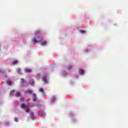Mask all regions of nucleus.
<instances>
[{
	"label": "nucleus",
	"instance_id": "f257e3e1",
	"mask_svg": "<svg viewBox=\"0 0 128 128\" xmlns=\"http://www.w3.org/2000/svg\"><path fill=\"white\" fill-rule=\"evenodd\" d=\"M32 42L33 44H38V42H41L40 44L41 46H46V41H42V40H36V38H34L32 40Z\"/></svg>",
	"mask_w": 128,
	"mask_h": 128
},
{
	"label": "nucleus",
	"instance_id": "f03ea898",
	"mask_svg": "<svg viewBox=\"0 0 128 128\" xmlns=\"http://www.w3.org/2000/svg\"><path fill=\"white\" fill-rule=\"evenodd\" d=\"M47 78H48V76L45 75L42 78V81L44 82V84H48V80L46 79Z\"/></svg>",
	"mask_w": 128,
	"mask_h": 128
},
{
	"label": "nucleus",
	"instance_id": "7ed1b4c3",
	"mask_svg": "<svg viewBox=\"0 0 128 128\" xmlns=\"http://www.w3.org/2000/svg\"><path fill=\"white\" fill-rule=\"evenodd\" d=\"M39 92H40L42 93V96H46V93L44 92V90L42 88H40L39 89Z\"/></svg>",
	"mask_w": 128,
	"mask_h": 128
},
{
	"label": "nucleus",
	"instance_id": "20e7f679",
	"mask_svg": "<svg viewBox=\"0 0 128 128\" xmlns=\"http://www.w3.org/2000/svg\"><path fill=\"white\" fill-rule=\"evenodd\" d=\"M25 72H26L27 74H29V72H32V70L26 68L25 69Z\"/></svg>",
	"mask_w": 128,
	"mask_h": 128
},
{
	"label": "nucleus",
	"instance_id": "39448f33",
	"mask_svg": "<svg viewBox=\"0 0 128 128\" xmlns=\"http://www.w3.org/2000/svg\"><path fill=\"white\" fill-rule=\"evenodd\" d=\"M20 108H28V106L26 105V104H21Z\"/></svg>",
	"mask_w": 128,
	"mask_h": 128
},
{
	"label": "nucleus",
	"instance_id": "423d86ee",
	"mask_svg": "<svg viewBox=\"0 0 128 128\" xmlns=\"http://www.w3.org/2000/svg\"><path fill=\"white\" fill-rule=\"evenodd\" d=\"M78 72H79V74H84V70L80 69L79 70Z\"/></svg>",
	"mask_w": 128,
	"mask_h": 128
},
{
	"label": "nucleus",
	"instance_id": "0eeeda50",
	"mask_svg": "<svg viewBox=\"0 0 128 128\" xmlns=\"http://www.w3.org/2000/svg\"><path fill=\"white\" fill-rule=\"evenodd\" d=\"M16 98H18V96H22V94L20 92H17L16 94Z\"/></svg>",
	"mask_w": 128,
	"mask_h": 128
},
{
	"label": "nucleus",
	"instance_id": "6e6552de",
	"mask_svg": "<svg viewBox=\"0 0 128 128\" xmlns=\"http://www.w3.org/2000/svg\"><path fill=\"white\" fill-rule=\"evenodd\" d=\"M32 96L34 98H33V102H36V94H33Z\"/></svg>",
	"mask_w": 128,
	"mask_h": 128
},
{
	"label": "nucleus",
	"instance_id": "1a4fd4ad",
	"mask_svg": "<svg viewBox=\"0 0 128 128\" xmlns=\"http://www.w3.org/2000/svg\"><path fill=\"white\" fill-rule=\"evenodd\" d=\"M40 34V30H38L34 32L35 36H38V34Z\"/></svg>",
	"mask_w": 128,
	"mask_h": 128
},
{
	"label": "nucleus",
	"instance_id": "9d476101",
	"mask_svg": "<svg viewBox=\"0 0 128 128\" xmlns=\"http://www.w3.org/2000/svg\"><path fill=\"white\" fill-rule=\"evenodd\" d=\"M29 84H31L32 86H34V80H30L29 81Z\"/></svg>",
	"mask_w": 128,
	"mask_h": 128
},
{
	"label": "nucleus",
	"instance_id": "9b49d317",
	"mask_svg": "<svg viewBox=\"0 0 128 128\" xmlns=\"http://www.w3.org/2000/svg\"><path fill=\"white\" fill-rule=\"evenodd\" d=\"M25 94H32V91L26 90V92H25Z\"/></svg>",
	"mask_w": 128,
	"mask_h": 128
},
{
	"label": "nucleus",
	"instance_id": "f8f14e48",
	"mask_svg": "<svg viewBox=\"0 0 128 128\" xmlns=\"http://www.w3.org/2000/svg\"><path fill=\"white\" fill-rule=\"evenodd\" d=\"M30 116H31V118L32 120H34V113L33 112H31L30 114Z\"/></svg>",
	"mask_w": 128,
	"mask_h": 128
},
{
	"label": "nucleus",
	"instance_id": "ddd939ff",
	"mask_svg": "<svg viewBox=\"0 0 128 128\" xmlns=\"http://www.w3.org/2000/svg\"><path fill=\"white\" fill-rule=\"evenodd\" d=\"M16 71L17 72L18 74H22L20 72L21 70L20 68H17Z\"/></svg>",
	"mask_w": 128,
	"mask_h": 128
},
{
	"label": "nucleus",
	"instance_id": "4468645a",
	"mask_svg": "<svg viewBox=\"0 0 128 128\" xmlns=\"http://www.w3.org/2000/svg\"><path fill=\"white\" fill-rule=\"evenodd\" d=\"M18 61L17 60H14L12 61V64H18Z\"/></svg>",
	"mask_w": 128,
	"mask_h": 128
},
{
	"label": "nucleus",
	"instance_id": "2eb2a0df",
	"mask_svg": "<svg viewBox=\"0 0 128 128\" xmlns=\"http://www.w3.org/2000/svg\"><path fill=\"white\" fill-rule=\"evenodd\" d=\"M6 84H8V86H11L12 82L10 80L7 81Z\"/></svg>",
	"mask_w": 128,
	"mask_h": 128
},
{
	"label": "nucleus",
	"instance_id": "dca6fc26",
	"mask_svg": "<svg viewBox=\"0 0 128 128\" xmlns=\"http://www.w3.org/2000/svg\"><path fill=\"white\" fill-rule=\"evenodd\" d=\"M22 84H24V79H22L20 82Z\"/></svg>",
	"mask_w": 128,
	"mask_h": 128
},
{
	"label": "nucleus",
	"instance_id": "f3484780",
	"mask_svg": "<svg viewBox=\"0 0 128 128\" xmlns=\"http://www.w3.org/2000/svg\"><path fill=\"white\" fill-rule=\"evenodd\" d=\"M12 92H14V90H12L10 91V96H12Z\"/></svg>",
	"mask_w": 128,
	"mask_h": 128
},
{
	"label": "nucleus",
	"instance_id": "a211bd4d",
	"mask_svg": "<svg viewBox=\"0 0 128 128\" xmlns=\"http://www.w3.org/2000/svg\"><path fill=\"white\" fill-rule=\"evenodd\" d=\"M24 100V98H22L20 100V102H22Z\"/></svg>",
	"mask_w": 128,
	"mask_h": 128
},
{
	"label": "nucleus",
	"instance_id": "6ab92c4d",
	"mask_svg": "<svg viewBox=\"0 0 128 128\" xmlns=\"http://www.w3.org/2000/svg\"><path fill=\"white\" fill-rule=\"evenodd\" d=\"M40 74H37L36 78H40Z\"/></svg>",
	"mask_w": 128,
	"mask_h": 128
},
{
	"label": "nucleus",
	"instance_id": "aec40b11",
	"mask_svg": "<svg viewBox=\"0 0 128 128\" xmlns=\"http://www.w3.org/2000/svg\"><path fill=\"white\" fill-rule=\"evenodd\" d=\"M14 120L16 122H18V118H15Z\"/></svg>",
	"mask_w": 128,
	"mask_h": 128
},
{
	"label": "nucleus",
	"instance_id": "412c9836",
	"mask_svg": "<svg viewBox=\"0 0 128 128\" xmlns=\"http://www.w3.org/2000/svg\"><path fill=\"white\" fill-rule=\"evenodd\" d=\"M26 112H30V108L26 109Z\"/></svg>",
	"mask_w": 128,
	"mask_h": 128
},
{
	"label": "nucleus",
	"instance_id": "4be33fe9",
	"mask_svg": "<svg viewBox=\"0 0 128 128\" xmlns=\"http://www.w3.org/2000/svg\"><path fill=\"white\" fill-rule=\"evenodd\" d=\"M70 68H72V66H70L68 68V70H70Z\"/></svg>",
	"mask_w": 128,
	"mask_h": 128
},
{
	"label": "nucleus",
	"instance_id": "5701e85b",
	"mask_svg": "<svg viewBox=\"0 0 128 128\" xmlns=\"http://www.w3.org/2000/svg\"><path fill=\"white\" fill-rule=\"evenodd\" d=\"M81 32H82V34H84V32H86V31H84V30H82V31H81Z\"/></svg>",
	"mask_w": 128,
	"mask_h": 128
},
{
	"label": "nucleus",
	"instance_id": "b1692460",
	"mask_svg": "<svg viewBox=\"0 0 128 128\" xmlns=\"http://www.w3.org/2000/svg\"><path fill=\"white\" fill-rule=\"evenodd\" d=\"M28 101H30V100H26V102H28Z\"/></svg>",
	"mask_w": 128,
	"mask_h": 128
}]
</instances>
